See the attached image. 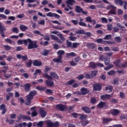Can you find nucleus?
Segmentation results:
<instances>
[{
    "label": "nucleus",
    "mask_w": 127,
    "mask_h": 127,
    "mask_svg": "<svg viewBox=\"0 0 127 127\" xmlns=\"http://www.w3.org/2000/svg\"><path fill=\"white\" fill-rule=\"evenodd\" d=\"M101 20L103 23H108V19L106 18L102 17Z\"/></svg>",
    "instance_id": "63"
},
{
    "label": "nucleus",
    "mask_w": 127,
    "mask_h": 127,
    "mask_svg": "<svg viewBox=\"0 0 127 127\" xmlns=\"http://www.w3.org/2000/svg\"><path fill=\"white\" fill-rule=\"evenodd\" d=\"M18 121H20L21 120H24V121H30L31 118L30 117L24 115H22L21 114L18 116Z\"/></svg>",
    "instance_id": "7"
},
{
    "label": "nucleus",
    "mask_w": 127,
    "mask_h": 127,
    "mask_svg": "<svg viewBox=\"0 0 127 127\" xmlns=\"http://www.w3.org/2000/svg\"><path fill=\"white\" fill-rule=\"evenodd\" d=\"M12 31L13 32H15V33H18L19 30L17 27H14V28H13Z\"/></svg>",
    "instance_id": "64"
},
{
    "label": "nucleus",
    "mask_w": 127,
    "mask_h": 127,
    "mask_svg": "<svg viewBox=\"0 0 127 127\" xmlns=\"http://www.w3.org/2000/svg\"><path fill=\"white\" fill-rule=\"evenodd\" d=\"M120 114V111L117 109H114L111 111V114H112L113 116H118Z\"/></svg>",
    "instance_id": "33"
},
{
    "label": "nucleus",
    "mask_w": 127,
    "mask_h": 127,
    "mask_svg": "<svg viewBox=\"0 0 127 127\" xmlns=\"http://www.w3.org/2000/svg\"><path fill=\"white\" fill-rule=\"evenodd\" d=\"M85 20L87 22H92V18L90 16H88L85 18Z\"/></svg>",
    "instance_id": "61"
},
{
    "label": "nucleus",
    "mask_w": 127,
    "mask_h": 127,
    "mask_svg": "<svg viewBox=\"0 0 127 127\" xmlns=\"http://www.w3.org/2000/svg\"><path fill=\"white\" fill-rule=\"evenodd\" d=\"M75 33H76L77 34H85V31H84V30H79L76 31Z\"/></svg>",
    "instance_id": "49"
},
{
    "label": "nucleus",
    "mask_w": 127,
    "mask_h": 127,
    "mask_svg": "<svg viewBox=\"0 0 127 127\" xmlns=\"http://www.w3.org/2000/svg\"><path fill=\"white\" fill-rule=\"evenodd\" d=\"M110 60H108L107 58H105V59H104V63L106 66L109 65V64H110Z\"/></svg>",
    "instance_id": "60"
},
{
    "label": "nucleus",
    "mask_w": 127,
    "mask_h": 127,
    "mask_svg": "<svg viewBox=\"0 0 127 127\" xmlns=\"http://www.w3.org/2000/svg\"><path fill=\"white\" fill-rule=\"evenodd\" d=\"M49 53V51L47 50H44L42 51L41 52V54L42 55H44V56H47Z\"/></svg>",
    "instance_id": "40"
},
{
    "label": "nucleus",
    "mask_w": 127,
    "mask_h": 127,
    "mask_svg": "<svg viewBox=\"0 0 127 127\" xmlns=\"http://www.w3.org/2000/svg\"><path fill=\"white\" fill-rule=\"evenodd\" d=\"M114 3L117 5H120V6H123V5H124L123 7L124 9H127V2L126 1H123L122 0H115Z\"/></svg>",
    "instance_id": "2"
},
{
    "label": "nucleus",
    "mask_w": 127,
    "mask_h": 127,
    "mask_svg": "<svg viewBox=\"0 0 127 127\" xmlns=\"http://www.w3.org/2000/svg\"><path fill=\"white\" fill-rule=\"evenodd\" d=\"M56 107L61 112H64L65 110H67V106L61 104L56 105Z\"/></svg>",
    "instance_id": "8"
},
{
    "label": "nucleus",
    "mask_w": 127,
    "mask_h": 127,
    "mask_svg": "<svg viewBox=\"0 0 127 127\" xmlns=\"http://www.w3.org/2000/svg\"><path fill=\"white\" fill-rule=\"evenodd\" d=\"M36 89L37 90H39V91L44 92V91H45V90H46V87H42V86H38L36 87Z\"/></svg>",
    "instance_id": "35"
},
{
    "label": "nucleus",
    "mask_w": 127,
    "mask_h": 127,
    "mask_svg": "<svg viewBox=\"0 0 127 127\" xmlns=\"http://www.w3.org/2000/svg\"><path fill=\"white\" fill-rule=\"evenodd\" d=\"M52 33H53V34H56L58 36H59L61 40L63 41H64V40H65V38L63 37V34H60L59 31H53L52 32Z\"/></svg>",
    "instance_id": "14"
},
{
    "label": "nucleus",
    "mask_w": 127,
    "mask_h": 127,
    "mask_svg": "<svg viewBox=\"0 0 127 127\" xmlns=\"http://www.w3.org/2000/svg\"><path fill=\"white\" fill-rule=\"evenodd\" d=\"M113 97V93L111 94H105L100 96V99L104 101V100H109L111 99V97Z\"/></svg>",
    "instance_id": "13"
},
{
    "label": "nucleus",
    "mask_w": 127,
    "mask_h": 127,
    "mask_svg": "<svg viewBox=\"0 0 127 127\" xmlns=\"http://www.w3.org/2000/svg\"><path fill=\"white\" fill-rule=\"evenodd\" d=\"M65 2L67 5H73L74 3H76V1L74 0H67Z\"/></svg>",
    "instance_id": "30"
},
{
    "label": "nucleus",
    "mask_w": 127,
    "mask_h": 127,
    "mask_svg": "<svg viewBox=\"0 0 127 127\" xmlns=\"http://www.w3.org/2000/svg\"><path fill=\"white\" fill-rule=\"evenodd\" d=\"M23 87L24 88L25 92H29L30 91V84L29 83H26Z\"/></svg>",
    "instance_id": "24"
},
{
    "label": "nucleus",
    "mask_w": 127,
    "mask_h": 127,
    "mask_svg": "<svg viewBox=\"0 0 127 127\" xmlns=\"http://www.w3.org/2000/svg\"><path fill=\"white\" fill-rule=\"evenodd\" d=\"M36 125H37V127H42L43 126V121H40L38 123L36 122L33 123L34 127H35Z\"/></svg>",
    "instance_id": "36"
},
{
    "label": "nucleus",
    "mask_w": 127,
    "mask_h": 127,
    "mask_svg": "<svg viewBox=\"0 0 127 127\" xmlns=\"http://www.w3.org/2000/svg\"><path fill=\"white\" fill-rule=\"evenodd\" d=\"M105 40H110V39H112V35H106L105 37L103 38Z\"/></svg>",
    "instance_id": "46"
},
{
    "label": "nucleus",
    "mask_w": 127,
    "mask_h": 127,
    "mask_svg": "<svg viewBox=\"0 0 127 127\" xmlns=\"http://www.w3.org/2000/svg\"><path fill=\"white\" fill-rule=\"evenodd\" d=\"M78 116H80L79 120L81 121H85L87 120L88 116L86 114H78Z\"/></svg>",
    "instance_id": "25"
},
{
    "label": "nucleus",
    "mask_w": 127,
    "mask_h": 127,
    "mask_svg": "<svg viewBox=\"0 0 127 127\" xmlns=\"http://www.w3.org/2000/svg\"><path fill=\"white\" fill-rule=\"evenodd\" d=\"M94 42H97V43H102V42H104V41H103V39L100 38L95 40Z\"/></svg>",
    "instance_id": "57"
},
{
    "label": "nucleus",
    "mask_w": 127,
    "mask_h": 127,
    "mask_svg": "<svg viewBox=\"0 0 127 127\" xmlns=\"http://www.w3.org/2000/svg\"><path fill=\"white\" fill-rule=\"evenodd\" d=\"M91 77H96L97 75L98 74V71L94 70L91 71Z\"/></svg>",
    "instance_id": "43"
},
{
    "label": "nucleus",
    "mask_w": 127,
    "mask_h": 127,
    "mask_svg": "<svg viewBox=\"0 0 127 127\" xmlns=\"http://www.w3.org/2000/svg\"><path fill=\"white\" fill-rule=\"evenodd\" d=\"M85 2H87V3H92L94 2V3H102V1H98V0H82Z\"/></svg>",
    "instance_id": "19"
},
{
    "label": "nucleus",
    "mask_w": 127,
    "mask_h": 127,
    "mask_svg": "<svg viewBox=\"0 0 127 127\" xmlns=\"http://www.w3.org/2000/svg\"><path fill=\"white\" fill-rule=\"evenodd\" d=\"M44 78L48 79L45 81L46 86L47 87H54V81H53V77L49 75L48 73H45L43 74Z\"/></svg>",
    "instance_id": "1"
},
{
    "label": "nucleus",
    "mask_w": 127,
    "mask_h": 127,
    "mask_svg": "<svg viewBox=\"0 0 127 127\" xmlns=\"http://www.w3.org/2000/svg\"><path fill=\"white\" fill-rule=\"evenodd\" d=\"M26 98H27V101L25 103V105H26V106H29V105H30V102H31V100L32 99H29L27 96H26Z\"/></svg>",
    "instance_id": "54"
},
{
    "label": "nucleus",
    "mask_w": 127,
    "mask_h": 127,
    "mask_svg": "<svg viewBox=\"0 0 127 127\" xmlns=\"http://www.w3.org/2000/svg\"><path fill=\"white\" fill-rule=\"evenodd\" d=\"M64 53H65V52H64V51L59 50L58 52V55H59V57H62V55H63Z\"/></svg>",
    "instance_id": "47"
},
{
    "label": "nucleus",
    "mask_w": 127,
    "mask_h": 127,
    "mask_svg": "<svg viewBox=\"0 0 127 127\" xmlns=\"http://www.w3.org/2000/svg\"><path fill=\"white\" fill-rule=\"evenodd\" d=\"M32 65V60H30L28 62L26 63V66L28 67H31Z\"/></svg>",
    "instance_id": "45"
},
{
    "label": "nucleus",
    "mask_w": 127,
    "mask_h": 127,
    "mask_svg": "<svg viewBox=\"0 0 127 127\" xmlns=\"http://www.w3.org/2000/svg\"><path fill=\"white\" fill-rule=\"evenodd\" d=\"M16 58L18 59H22V61H26V60L28 59V58L27 57V55L22 56L20 54H17L16 55Z\"/></svg>",
    "instance_id": "17"
},
{
    "label": "nucleus",
    "mask_w": 127,
    "mask_h": 127,
    "mask_svg": "<svg viewBox=\"0 0 127 127\" xmlns=\"http://www.w3.org/2000/svg\"><path fill=\"white\" fill-rule=\"evenodd\" d=\"M80 45V43H73L71 42H66V47L67 48H77L78 46Z\"/></svg>",
    "instance_id": "4"
},
{
    "label": "nucleus",
    "mask_w": 127,
    "mask_h": 127,
    "mask_svg": "<svg viewBox=\"0 0 127 127\" xmlns=\"http://www.w3.org/2000/svg\"><path fill=\"white\" fill-rule=\"evenodd\" d=\"M82 110L85 113V114H90L92 112L91 111V108L88 106H83L81 108Z\"/></svg>",
    "instance_id": "15"
},
{
    "label": "nucleus",
    "mask_w": 127,
    "mask_h": 127,
    "mask_svg": "<svg viewBox=\"0 0 127 127\" xmlns=\"http://www.w3.org/2000/svg\"><path fill=\"white\" fill-rule=\"evenodd\" d=\"M76 56V54L74 52H71L70 53H67L66 55V57L67 58H69V57H74Z\"/></svg>",
    "instance_id": "37"
},
{
    "label": "nucleus",
    "mask_w": 127,
    "mask_h": 127,
    "mask_svg": "<svg viewBox=\"0 0 127 127\" xmlns=\"http://www.w3.org/2000/svg\"><path fill=\"white\" fill-rule=\"evenodd\" d=\"M83 20H84L83 18L79 19V22H78L79 25H80V26H83V27H87V24L83 22Z\"/></svg>",
    "instance_id": "26"
},
{
    "label": "nucleus",
    "mask_w": 127,
    "mask_h": 127,
    "mask_svg": "<svg viewBox=\"0 0 127 127\" xmlns=\"http://www.w3.org/2000/svg\"><path fill=\"white\" fill-rule=\"evenodd\" d=\"M36 95H37V91L36 90H33L31 91L26 97H28V99L33 100V97L34 96H36Z\"/></svg>",
    "instance_id": "11"
},
{
    "label": "nucleus",
    "mask_w": 127,
    "mask_h": 127,
    "mask_svg": "<svg viewBox=\"0 0 127 127\" xmlns=\"http://www.w3.org/2000/svg\"><path fill=\"white\" fill-rule=\"evenodd\" d=\"M104 107H107L106 105V102L100 101V103L97 105L98 109H102Z\"/></svg>",
    "instance_id": "21"
},
{
    "label": "nucleus",
    "mask_w": 127,
    "mask_h": 127,
    "mask_svg": "<svg viewBox=\"0 0 127 127\" xmlns=\"http://www.w3.org/2000/svg\"><path fill=\"white\" fill-rule=\"evenodd\" d=\"M121 63L122 61L121 60H117L114 62V64H115V67H119V68L121 67Z\"/></svg>",
    "instance_id": "29"
},
{
    "label": "nucleus",
    "mask_w": 127,
    "mask_h": 127,
    "mask_svg": "<svg viewBox=\"0 0 127 127\" xmlns=\"http://www.w3.org/2000/svg\"><path fill=\"white\" fill-rule=\"evenodd\" d=\"M6 123H8L9 125H12L14 123V120H6Z\"/></svg>",
    "instance_id": "55"
},
{
    "label": "nucleus",
    "mask_w": 127,
    "mask_h": 127,
    "mask_svg": "<svg viewBox=\"0 0 127 127\" xmlns=\"http://www.w3.org/2000/svg\"><path fill=\"white\" fill-rule=\"evenodd\" d=\"M75 10L77 13H83V14H85V15L88 14V11H84L83 10V8H82L80 6L76 5L75 6Z\"/></svg>",
    "instance_id": "5"
},
{
    "label": "nucleus",
    "mask_w": 127,
    "mask_h": 127,
    "mask_svg": "<svg viewBox=\"0 0 127 127\" xmlns=\"http://www.w3.org/2000/svg\"><path fill=\"white\" fill-rule=\"evenodd\" d=\"M47 125L48 127H59V122H56L55 123H53L51 121L48 120L47 122Z\"/></svg>",
    "instance_id": "6"
},
{
    "label": "nucleus",
    "mask_w": 127,
    "mask_h": 127,
    "mask_svg": "<svg viewBox=\"0 0 127 127\" xmlns=\"http://www.w3.org/2000/svg\"><path fill=\"white\" fill-rule=\"evenodd\" d=\"M33 64L34 66L39 67L42 65V63L37 60H36L34 61Z\"/></svg>",
    "instance_id": "23"
},
{
    "label": "nucleus",
    "mask_w": 127,
    "mask_h": 127,
    "mask_svg": "<svg viewBox=\"0 0 127 127\" xmlns=\"http://www.w3.org/2000/svg\"><path fill=\"white\" fill-rule=\"evenodd\" d=\"M89 121L88 120H81V124L82 126H83L84 127H85V126H87L89 124Z\"/></svg>",
    "instance_id": "42"
},
{
    "label": "nucleus",
    "mask_w": 127,
    "mask_h": 127,
    "mask_svg": "<svg viewBox=\"0 0 127 127\" xmlns=\"http://www.w3.org/2000/svg\"><path fill=\"white\" fill-rule=\"evenodd\" d=\"M112 68H114V65L112 64H109L108 66L104 68V70H105V71H108V70H109V69H112Z\"/></svg>",
    "instance_id": "41"
},
{
    "label": "nucleus",
    "mask_w": 127,
    "mask_h": 127,
    "mask_svg": "<svg viewBox=\"0 0 127 127\" xmlns=\"http://www.w3.org/2000/svg\"><path fill=\"white\" fill-rule=\"evenodd\" d=\"M117 7L114 6V7L112 8L109 12L108 15H112V14H117Z\"/></svg>",
    "instance_id": "20"
},
{
    "label": "nucleus",
    "mask_w": 127,
    "mask_h": 127,
    "mask_svg": "<svg viewBox=\"0 0 127 127\" xmlns=\"http://www.w3.org/2000/svg\"><path fill=\"white\" fill-rule=\"evenodd\" d=\"M127 62H125L124 63H122L120 64V68H127Z\"/></svg>",
    "instance_id": "44"
},
{
    "label": "nucleus",
    "mask_w": 127,
    "mask_h": 127,
    "mask_svg": "<svg viewBox=\"0 0 127 127\" xmlns=\"http://www.w3.org/2000/svg\"><path fill=\"white\" fill-rule=\"evenodd\" d=\"M107 29L109 31H111L113 29V25H112V24H108L107 25Z\"/></svg>",
    "instance_id": "62"
},
{
    "label": "nucleus",
    "mask_w": 127,
    "mask_h": 127,
    "mask_svg": "<svg viewBox=\"0 0 127 127\" xmlns=\"http://www.w3.org/2000/svg\"><path fill=\"white\" fill-rule=\"evenodd\" d=\"M113 86H108L105 88V91L107 92V93H112V92L113 91Z\"/></svg>",
    "instance_id": "32"
},
{
    "label": "nucleus",
    "mask_w": 127,
    "mask_h": 127,
    "mask_svg": "<svg viewBox=\"0 0 127 127\" xmlns=\"http://www.w3.org/2000/svg\"><path fill=\"white\" fill-rule=\"evenodd\" d=\"M37 74H41V70L40 69H36L35 72L34 73V75L37 76Z\"/></svg>",
    "instance_id": "52"
},
{
    "label": "nucleus",
    "mask_w": 127,
    "mask_h": 127,
    "mask_svg": "<svg viewBox=\"0 0 127 127\" xmlns=\"http://www.w3.org/2000/svg\"><path fill=\"white\" fill-rule=\"evenodd\" d=\"M108 75L109 76H113V75H115L116 74V71L115 70H110L107 72Z\"/></svg>",
    "instance_id": "48"
},
{
    "label": "nucleus",
    "mask_w": 127,
    "mask_h": 127,
    "mask_svg": "<svg viewBox=\"0 0 127 127\" xmlns=\"http://www.w3.org/2000/svg\"><path fill=\"white\" fill-rule=\"evenodd\" d=\"M120 120H127V116L125 114H122L120 116Z\"/></svg>",
    "instance_id": "56"
},
{
    "label": "nucleus",
    "mask_w": 127,
    "mask_h": 127,
    "mask_svg": "<svg viewBox=\"0 0 127 127\" xmlns=\"http://www.w3.org/2000/svg\"><path fill=\"white\" fill-rule=\"evenodd\" d=\"M19 28L22 31L24 32L27 30L28 28H27V26H26L23 24H22V25H20Z\"/></svg>",
    "instance_id": "34"
},
{
    "label": "nucleus",
    "mask_w": 127,
    "mask_h": 127,
    "mask_svg": "<svg viewBox=\"0 0 127 127\" xmlns=\"http://www.w3.org/2000/svg\"><path fill=\"white\" fill-rule=\"evenodd\" d=\"M86 47L89 49H95L96 48V44L95 43H89L86 45Z\"/></svg>",
    "instance_id": "22"
},
{
    "label": "nucleus",
    "mask_w": 127,
    "mask_h": 127,
    "mask_svg": "<svg viewBox=\"0 0 127 127\" xmlns=\"http://www.w3.org/2000/svg\"><path fill=\"white\" fill-rule=\"evenodd\" d=\"M89 65L90 68H92V69H96L97 68V64L94 62H90Z\"/></svg>",
    "instance_id": "28"
},
{
    "label": "nucleus",
    "mask_w": 127,
    "mask_h": 127,
    "mask_svg": "<svg viewBox=\"0 0 127 127\" xmlns=\"http://www.w3.org/2000/svg\"><path fill=\"white\" fill-rule=\"evenodd\" d=\"M75 82H76V80L72 79L71 80L68 81L67 82V85H68V86H70V85H72V84H73V83H75Z\"/></svg>",
    "instance_id": "58"
},
{
    "label": "nucleus",
    "mask_w": 127,
    "mask_h": 127,
    "mask_svg": "<svg viewBox=\"0 0 127 127\" xmlns=\"http://www.w3.org/2000/svg\"><path fill=\"white\" fill-rule=\"evenodd\" d=\"M53 28L55 29H58L59 30H62V29H64V27L59 26H55L53 27Z\"/></svg>",
    "instance_id": "53"
},
{
    "label": "nucleus",
    "mask_w": 127,
    "mask_h": 127,
    "mask_svg": "<svg viewBox=\"0 0 127 127\" xmlns=\"http://www.w3.org/2000/svg\"><path fill=\"white\" fill-rule=\"evenodd\" d=\"M29 44L28 45V49H33V48H37L38 46L36 42H33L31 40H28Z\"/></svg>",
    "instance_id": "3"
},
{
    "label": "nucleus",
    "mask_w": 127,
    "mask_h": 127,
    "mask_svg": "<svg viewBox=\"0 0 127 127\" xmlns=\"http://www.w3.org/2000/svg\"><path fill=\"white\" fill-rule=\"evenodd\" d=\"M113 119L111 118H103V124H109L110 122H112Z\"/></svg>",
    "instance_id": "31"
},
{
    "label": "nucleus",
    "mask_w": 127,
    "mask_h": 127,
    "mask_svg": "<svg viewBox=\"0 0 127 127\" xmlns=\"http://www.w3.org/2000/svg\"><path fill=\"white\" fill-rule=\"evenodd\" d=\"M96 102H97V99L95 97H92L90 99V103L94 105V104L96 103Z\"/></svg>",
    "instance_id": "50"
},
{
    "label": "nucleus",
    "mask_w": 127,
    "mask_h": 127,
    "mask_svg": "<svg viewBox=\"0 0 127 127\" xmlns=\"http://www.w3.org/2000/svg\"><path fill=\"white\" fill-rule=\"evenodd\" d=\"M46 15L49 17H55V18H56L57 19H59L61 17L59 14L56 13H52V12H50L47 13Z\"/></svg>",
    "instance_id": "9"
},
{
    "label": "nucleus",
    "mask_w": 127,
    "mask_h": 127,
    "mask_svg": "<svg viewBox=\"0 0 127 127\" xmlns=\"http://www.w3.org/2000/svg\"><path fill=\"white\" fill-rule=\"evenodd\" d=\"M33 33L34 34H38V35H40L41 36H44V35L42 34L41 32L38 30H35L33 31Z\"/></svg>",
    "instance_id": "51"
},
{
    "label": "nucleus",
    "mask_w": 127,
    "mask_h": 127,
    "mask_svg": "<svg viewBox=\"0 0 127 127\" xmlns=\"http://www.w3.org/2000/svg\"><path fill=\"white\" fill-rule=\"evenodd\" d=\"M90 93V90L84 87H82L80 89V95H87Z\"/></svg>",
    "instance_id": "16"
},
{
    "label": "nucleus",
    "mask_w": 127,
    "mask_h": 127,
    "mask_svg": "<svg viewBox=\"0 0 127 127\" xmlns=\"http://www.w3.org/2000/svg\"><path fill=\"white\" fill-rule=\"evenodd\" d=\"M62 60V57H59L58 58L53 59V61L56 62V63H63V62L61 61Z\"/></svg>",
    "instance_id": "27"
},
{
    "label": "nucleus",
    "mask_w": 127,
    "mask_h": 127,
    "mask_svg": "<svg viewBox=\"0 0 127 127\" xmlns=\"http://www.w3.org/2000/svg\"><path fill=\"white\" fill-rule=\"evenodd\" d=\"M39 113L41 118H45L47 116V112L43 109H40Z\"/></svg>",
    "instance_id": "18"
},
{
    "label": "nucleus",
    "mask_w": 127,
    "mask_h": 127,
    "mask_svg": "<svg viewBox=\"0 0 127 127\" xmlns=\"http://www.w3.org/2000/svg\"><path fill=\"white\" fill-rule=\"evenodd\" d=\"M3 47H4V48L5 50L8 51V50H11V47L9 46L8 45H4Z\"/></svg>",
    "instance_id": "59"
},
{
    "label": "nucleus",
    "mask_w": 127,
    "mask_h": 127,
    "mask_svg": "<svg viewBox=\"0 0 127 127\" xmlns=\"http://www.w3.org/2000/svg\"><path fill=\"white\" fill-rule=\"evenodd\" d=\"M93 91H101L102 90V84L101 83H96L93 85Z\"/></svg>",
    "instance_id": "10"
},
{
    "label": "nucleus",
    "mask_w": 127,
    "mask_h": 127,
    "mask_svg": "<svg viewBox=\"0 0 127 127\" xmlns=\"http://www.w3.org/2000/svg\"><path fill=\"white\" fill-rule=\"evenodd\" d=\"M5 30H6V29L1 25V23L0 22V34H1L2 37H5V35L3 32L5 31Z\"/></svg>",
    "instance_id": "12"
},
{
    "label": "nucleus",
    "mask_w": 127,
    "mask_h": 127,
    "mask_svg": "<svg viewBox=\"0 0 127 127\" xmlns=\"http://www.w3.org/2000/svg\"><path fill=\"white\" fill-rule=\"evenodd\" d=\"M50 75L51 77H53L54 78H55V79H58L59 78L58 75H57V73L53 71L50 72Z\"/></svg>",
    "instance_id": "38"
},
{
    "label": "nucleus",
    "mask_w": 127,
    "mask_h": 127,
    "mask_svg": "<svg viewBox=\"0 0 127 127\" xmlns=\"http://www.w3.org/2000/svg\"><path fill=\"white\" fill-rule=\"evenodd\" d=\"M114 39L117 43H121L122 42V38L120 36L115 37Z\"/></svg>",
    "instance_id": "39"
}]
</instances>
